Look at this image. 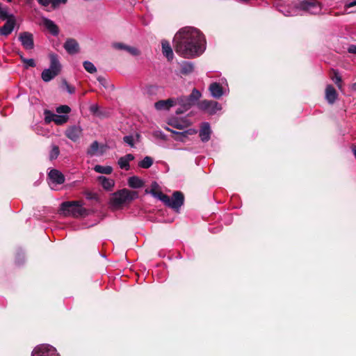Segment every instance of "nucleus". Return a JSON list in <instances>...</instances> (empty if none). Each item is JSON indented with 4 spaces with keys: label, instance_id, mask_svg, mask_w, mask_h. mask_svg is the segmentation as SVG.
Returning <instances> with one entry per match:
<instances>
[{
    "label": "nucleus",
    "instance_id": "nucleus-1",
    "mask_svg": "<svg viewBox=\"0 0 356 356\" xmlns=\"http://www.w3.org/2000/svg\"><path fill=\"white\" fill-rule=\"evenodd\" d=\"M206 39L197 28L186 26L180 29L173 39L176 53L186 58L200 56L206 49Z\"/></svg>",
    "mask_w": 356,
    "mask_h": 356
},
{
    "label": "nucleus",
    "instance_id": "nucleus-2",
    "mask_svg": "<svg viewBox=\"0 0 356 356\" xmlns=\"http://www.w3.org/2000/svg\"><path fill=\"white\" fill-rule=\"evenodd\" d=\"M145 193H151L154 197L162 201L165 205L176 211H178L184 203V195L183 193L181 191H175L170 198L168 195L163 193L159 190V184L156 181L152 182L150 191H149L146 189Z\"/></svg>",
    "mask_w": 356,
    "mask_h": 356
},
{
    "label": "nucleus",
    "instance_id": "nucleus-3",
    "mask_svg": "<svg viewBox=\"0 0 356 356\" xmlns=\"http://www.w3.org/2000/svg\"><path fill=\"white\" fill-rule=\"evenodd\" d=\"M60 213L65 216L74 218L86 217L88 215V211L82 207L80 201H66L60 205Z\"/></svg>",
    "mask_w": 356,
    "mask_h": 356
},
{
    "label": "nucleus",
    "instance_id": "nucleus-4",
    "mask_svg": "<svg viewBox=\"0 0 356 356\" xmlns=\"http://www.w3.org/2000/svg\"><path fill=\"white\" fill-rule=\"evenodd\" d=\"M138 197L137 191H129L127 188L119 190L113 193L110 204L114 207H120L124 203L130 202Z\"/></svg>",
    "mask_w": 356,
    "mask_h": 356
},
{
    "label": "nucleus",
    "instance_id": "nucleus-5",
    "mask_svg": "<svg viewBox=\"0 0 356 356\" xmlns=\"http://www.w3.org/2000/svg\"><path fill=\"white\" fill-rule=\"evenodd\" d=\"M50 59V66L47 69H44L42 74V79L48 82L56 76L61 70V65L60 63L58 56L54 53H51L49 56Z\"/></svg>",
    "mask_w": 356,
    "mask_h": 356
},
{
    "label": "nucleus",
    "instance_id": "nucleus-6",
    "mask_svg": "<svg viewBox=\"0 0 356 356\" xmlns=\"http://www.w3.org/2000/svg\"><path fill=\"white\" fill-rule=\"evenodd\" d=\"M0 19H7L3 26L0 27V35L3 36L9 35L14 30L16 20L13 14H8V8H3L0 3Z\"/></svg>",
    "mask_w": 356,
    "mask_h": 356
},
{
    "label": "nucleus",
    "instance_id": "nucleus-7",
    "mask_svg": "<svg viewBox=\"0 0 356 356\" xmlns=\"http://www.w3.org/2000/svg\"><path fill=\"white\" fill-rule=\"evenodd\" d=\"M298 8V15H302L300 12L310 15H318L321 12V5L314 0H304L297 3Z\"/></svg>",
    "mask_w": 356,
    "mask_h": 356
},
{
    "label": "nucleus",
    "instance_id": "nucleus-8",
    "mask_svg": "<svg viewBox=\"0 0 356 356\" xmlns=\"http://www.w3.org/2000/svg\"><path fill=\"white\" fill-rule=\"evenodd\" d=\"M197 106L200 110L210 115L216 114L218 111L222 110V106L216 101L204 99L197 102Z\"/></svg>",
    "mask_w": 356,
    "mask_h": 356
},
{
    "label": "nucleus",
    "instance_id": "nucleus-9",
    "mask_svg": "<svg viewBox=\"0 0 356 356\" xmlns=\"http://www.w3.org/2000/svg\"><path fill=\"white\" fill-rule=\"evenodd\" d=\"M202 95L200 90H193L192 93L188 97H183L175 99L177 105H179L184 108V110H189L192 106L196 104L201 97Z\"/></svg>",
    "mask_w": 356,
    "mask_h": 356
},
{
    "label": "nucleus",
    "instance_id": "nucleus-10",
    "mask_svg": "<svg viewBox=\"0 0 356 356\" xmlns=\"http://www.w3.org/2000/svg\"><path fill=\"white\" fill-rule=\"evenodd\" d=\"M277 10L282 13L284 16H296L298 15V8L297 3L287 4L283 3L282 0H280L275 3Z\"/></svg>",
    "mask_w": 356,
    "mask_h": 356
},
{
    "label": "nucleus",
    "instance_id": "nucleus-11",
    "mask_svg": "<svg viewBox=\"0 0 356 356\" xmlns=\"http://www.w3.org/2000/svg\"><path fill=\"white\" fill-rule=\"evenodd\" d=\"M31 356H60L55 348L47 344L36 346Z\"/></svg>",
    "mask_w": 356,
    "mask_h": 356
},
{
    "label": "nucleus",
    "instance_id": "nucleus-12",
    "mask_svg": "<svg viewBox=\"0 0 356 356\" xmlns=\"http://www.w3.org/2000/svg\"><path fill=\"white\" fill-rule=\"evenodd\" d=\"M89 111L94 116L100 120L108 118L111 116V111L109 108H100L97 104H92Z\"/></svg>",
    "mask_w": 356,
    "mask_h": 356
},
{
    "label": "nucleus",
    "instance_id": "nucleus-13",
    "mask_svg": "<svg viewBox=\"0 0 356 356\" xmlns=\"http://www.w3.org/2000/svg\"><path fill=\"white\" fill-rule=\"evenodd\" d=\"M19 40L25 49L31 50L34 48L33 36L32 33L29 32L21 33L19 35Z\"/></svg>",
    "mask_w": 356,
    "mask_h": 356
},
{
    "label": "nucleus",
    "instance_id": "nucleus-14",
    "mask_svg": "<svg viewBox=\"0 0 356 356\" xmlns=\"http://www.w3.org/2000/svg\"><path fill=\"white\" fill-rule=\"evenodd\" d=\"M81 131L82 130L80 127L74 125L67 128L65 134L67 138L74 142H76L79 139L81 134Z\"/></svg>",
    "mask_w": 356,
    "mask_h": 356
},
{
    "label": "nucleus",
    "instance_id": "nucleus-15",
    "mask_svg": "<svg viewBox=\"0 0 356 356\" xmlns=\"http://www.w3.org/2000/svg\"><path fill=\"white\" fill-rule=\"evenodd\" d=\"M65 51L71 55L77 54L79 51V45L76 40L73 38H68L63 45Z\"/></svg>",
    "mask_w": 356,
    "mask_h": 356
},
{
    "label": "nucleus",
    "instance_id": "nucleus-16",
    "mask_svg": "<svg viewBox=\"0 0 356 356\" xmlns=\"http://www.w3.org/2000/svg\"><path fill=\"white\" fill-rule=\"evenodd\" d=\"M177 105L175 99L169 98L165 100H159L154 104L157 110H169L172 106Z\"/></svg>",
    "mask_w": 356,
    "mask_h": 356
},
{
    "label": "nucleus",
    "instance_id": "nucleus-17",
    "mask_svg": "<svg viewBox=\"0 0 356 356\" xmlns=\"http://www.w3.org/2000/svg\"><path fill=\"white\" fill-rule=\"evenodd\" d=\"M42 25L49 31V32L54 36H57L59 33V29L58 26L52 20L43 17Z\"/></svg>",
    "mask_w": 356,
    "mask_h": 356
},
{
    "label": "nucleus",
    "instance_id": "nucleus-18",
    "mask_svg": "<svg viewBox=\"0 0 356 356\" xmlns=\"http://www.w3.org/2000/svg\"><path fill=\"white\" fill-rule=\"evenodd\" d=\"M113 47L117 49L124 50L134 56H139L140 54V51L138 48L127 45L124 43L117 42L113 44Z\"/></svg>",
    "mask_w": 356,
    "mask_h": 356
},
{
    "label": "nucleus",
    "instance_id": "nucleus-19",
    "mask_svg": "<svg viewBox=\"0 0 356 356\" xmlns=\"http://www.w3.org/2000/svg\"><path fill=\"white\" fill-rule=\"evenodd\" d=\"M211 134V131L209 124L208 122L203 123L199 133L201 140L204 143L209 141L210 140Z\"/></svg>",
    "mask_w": 356,
    "mask_h": 356
},
{
    "label": "nucleus",
    "instance_id": "nucleus-20",
    "mask_svg": "<svg viewBox=\"0 0 356 356\" xmlns=\"http://www.w3.org/2000/svg\"><path fill=\"white\" fill-rule=\"evenodd\" d=\"M49 179L56 184H62L65 182L64 175L58 170H51L48 175Z\"/></svg>",
    "mask_w": 356,
    "mask_h": 356
},
{
    "label": "nucleus",
    "instance_id": "nucleus-21",
    "mask_svg": "<svg viewBox=\"0 0 356 356\" xmlns=\"http://www.w3.org/2000/svg\"><path fill=\"white\" fill-rule=\"evenodd\" d=\"M162 53L168 60H171L174 58V54L170 42L165 40L161 42Z\"/></svg>",
    "mask_w": 356,
    "mask_h": 356
},
{
    "label": "nucleus",
    "instance_id": "nucleus-22",
    "mask_svg": "<svg viewBox=\"0 0 356 356\" xmlns=\"http://www.w3.org/2000/svg\"><path fill=\"white\" fill-rule=\"evenodd\" d=\"M98 182L106 191H111L115 186V181L112 179L107 178L104 176L97 177Z\"/></svg>",
    "mask_w": 356,
    "mask_h": 356
},
{
    "label": "nucleus",
    "instance_id": "nucleus-23",
    "mask_svg": "<svg viewBox=\"0 0 356 356\" xmlns=\"http://www.w3.org/2000/svg\"><path fill=\"white\" fill-rule=\"evenodd\" d=\"M194 65L190 61H184L180 64V72L184 75H188L193 72Z\"/></svg>",
    "mask_w": 356,
    "mask_h": 356
},
{
    "label": "nucleus",
    "instance_id": "nucleus-24",
    "mask_svg": "<svg viewBox=\"0 0 356 356\" xmlns=\"http://www.w3.org/2000/svg\"><path fill=\"white\" fill-rule=\"evenodd\" d=\"M228 83L225 78H220L218 81L210 84L208 89H226L228 88Z\"/></svg>",
    "mask_w": 356,
    "mask_h": 356
},
{
    "label": "nucleus",
    "instance_id": "nucleus-25",
    "mask_svg": "<svg viewBox=\"0 0 356 356\" xmlns=\"http://www.w3.org/2000/svg\"><path fill=\"white\" fill-rule=\"evenodd\" d=\"M128 184L132 188H140L144 186V181L138 177L133 176L129 178Z\"/></svg>",
    "mask_w": 356,
    "mask_h": 356
},
{
    "label": "nucleus",
    "instance_id": "nucleus-26",
    "mask_svg": "<svg viewBox=\"0 0 356 356\" xmlns=\"http://www.w3.org/2000/svg\"><path fill=\"white\" fill-rule=\"evenodd\" d=\"M97 81L99 86L105 89H113L114 88V85L111 79L106 76H99L97 78Z\"/></svg>",
    "mask_w": 356,
    "mask_h": 356
},
{
    "label": "nucleus",
    "instance_id": "nucleus-27",
    "mask_svg": "<svg viewBox=\"0 0 356 356\" xmlns=\"http://www.w3.org/2000/svg\"><path fill=\"white\" fill-rule=\"evenodd\" d=\"M94 170L100 174L110 175L113 172V168L109 165L104 166L96 165L94 167Z\"/></svg>",
    "mask_w": 356,
    "mask_h": 356
},
{
    "label": "nucleus",
    "instance_id": "nucleus-28",
    "mask_svg": "<svg viewBox=\"0 0 356 356\" xmlns=\"http://www.w3.org/2000/svg\"><path fill=\"white\" fill-rule=\"evenodd\" d=\"M152 164H153L152 158L147 156L142 161H140L138 163V166L142 168L147 169V168H149L152 165Z\"/></svg>",
    "mask_w": 356,
    "mask_h": 356
},
{
    "label": "nucleus",
    "instance_id": "nucleus-29",
    "mask_svg": "<svg viewBox=\"0 0 356 356\" xmlns=\"http://www.w3.org/2000/svg\"><path fill=\"white\" fill-rule=\"evenodd\" d=\"M325 98L330 104H333L337 98L338 94L337 90H325Z\"/></svg>",
    "mask_w": 356,
    "mask_h": 356
},
{
    "label": "nucleus",
    "instance_id": "nucleus-30",
    "mask_svg": "<svg viewBox=\"0 0 356 356\" xmlns=\"http://www.w3.org/2000/svg\"><path fill=\"white\" fill-rule=\"evenodd\" d=\"M53 116L55 118L54 122L57 125H62L66 123L69 120V117L65 115H60L55 114V115Z\"/></svg>",
    "mask_w": 356,
    "mask_h": 356
},
{
    "label": "nucleus",
    "instance_id": "nucleus-31",
    "mask_svg": "<svg viewBox=\"0 0 356 356\" xmlns=\"http://www.w3.org/2000/svg\"><path fill=\"white\" fill-rule=\"evenodd\" d=\"M99 149V143L97 141H94L90 145L88 149H87V154L90 155V156H92L96 154L97 152Z\"/></svg>",
    "mask_w": 356,
    "mask_h": 356
},
{
    "label": "nucleus",
    "instance_id": "nucleus-32",
    "mask_svg": "<svg viewBox=\"0 0 356 356\" xmlns=\"http://www.w3.org/2000/svg\"><path fill=\"white\" fill-rule=\"evenodd\" d=\"M84 69L89 73L93 74L96 72L97 68L90 61H84L83 63Z\"/></svg>",
    "mask_w": 356,
    "mask_h": 356
},
{
    "label": "nucleus",
    "instance_id": "nucleus-33",
    "mask_svg": "<svg viewBox=\"0 0 356 356\" xmlns=\"http://www.w3.org/2000/svg\"><path fill=\"white\" fill-rule=\"evenodd\" d=\"M21 60L24 64V67L28 68L29 67H35V62L34 59L33 58H26L23 56H20Z\"/></svg>",
    "mask_w": 356,
    "mask_h": 356
},
{
    "label": "nucleus",
    "instance_id": "nucleus-34",
    "mask_svg": "<svg viewBox=\"0 0 356 356\" xmlns=\"http://www.w3.org/2000/svg\"><path fill=\"white\" fill-rule=\"evenodd\" d=\"M85 195H86V199H88V200H94L97 202H100L99 197L98 194L96 193H93L91 191H86L85 193Z\"/></svg>",
    "mask_w": 356,
    "mask_h": 356
},
{
    "label": "nucleus",
    "instance_id": "nucleus-35",
    "mask_svg": "<svg viewBox=\"0 0 356 356\" xmlns=\"http://www.w3.org/2000/svg\"><path fill=\"white\" fill-rule=\"evenodd\" d=\"M59 154H60V150H59L58 146L54 145L50 152V154H49V159L51 161H53V160L57 159Z\"/></svg>",
    "mask_w": 356,
    "mask_h": 356
},
{
    "label": "nucleus",
    "instance_id": "nucleus-36",
    "mask_svg": "<svg viewBox=\"0 0 356 356\" xmlns=\"http://www.w3.org/2000/svg\"><path fill=\"white\" fill-rule=\"evenodd\" d=\"M118 165L120 168L124 169L126 170L129 169V162H128L124 157H120L118 160Z\"/></svg>",
    "mask_w": 356,
    "mask_h": 356
},
{
    "label": "nucleus",
    "instance_id": "nucleus-37",
    "mask_svg": "<svg viewBox=\"0 0 356 356\" xmlns=\"http://www.w3.org/2000/svg\"><path fill=\"white\" fill-rule=\"evenodd\" d=\"M44 121L46 123H50L51 122H54L55 118L53 115H55L54 113L49 111H45L44 112Z\"/></svg>",
    "mask_w": 356,
    "mask_h": 356
},
{
    "label": "nucleus",
    "instance_id": "nucleus-38",
    "mask_svg": "<svg viewBox=\"0 0 356 356\" xmlns=\"http://www.w3.org/2000/svg\"><path fill=\"white\" fill-rule=\"evenodd\" d=\"M71 111V108L67 105H62L56 108V112L58 113H69Z\"/></svg>",
    "mask_w": 356,
    "mask_h": 356
},
{
    "label": "nucleus",
    "instance_id": "nucleus-39",
    "mask_svg": "<svg viewBox=\"0 0 356 356\" xmlns=\"http://www.w3.org/2000/svg\"><path fill=\"white\" fill-rule=\"evenodd\" d=\"M123 141L130 145L131 147H134V140L132 136H125L123 138Z\"/></svg>",
    "mask_w": 356,
    "mask_h": 356
},
{
    "label": "nucleus",
    "instance_id": "nucleus-40",
    "mask_svg": "<svg viewBox=\"0 0 356 356\" xmlns=\"http://www.w3.org/2000/svg\"><path fill=\"white\" fill-rule=\"evenodd\" d=\"M225 90H211V96L216 99L220 98L224 94Z\"/></svg>",
    "mask_w": 356,
    "mask_h": 356
},
{
    "label": "nucleus",
    "instance_id": "nucleus-41",
    "mask_svg": "<svg viewBox=\"0 0 356 356\" xmlns=\"http://www.w3.org/2000/svg\"><path fill=\"white\" fill-rule=\"evenodd\" d=\"M348 52L350 54H356V44H350L348 47Z\"/></svg>",
    "mask_w": 356,
    "mask_h": 356
},
{
    "label": "nucleus",
    "instance_id": "nucleus-42",
    "mask_svg": "<svg viewBox=\"0 0 356 356\" xmlns=\"http://www.w3.org/2000/svg\"><path fill=\"white\" fill-rule=\"evenodd\" d=\"M38 3L43 6H47L51 4V0H37Z\"/></svg>",
    "mask_w": 356,
    "mask_h": 356
},
{
    "label": "nucleus",
    "instance_id": "nucleus-43",
    "mask_svg": "<svg viewBox=\"0 0 356 356\" xmlns=\"http://www.w3.org/2000/svg\"><path fill=\"white\" fill-rule=\"evenodd\" d=\"M185 108L179 106V108H177L175 113L177 115H181L187 111V110H184Z\"/></svg>",
    "mask_w": 356,
    "mask_h": 356
},
{
    "label": "nucleus",
    "instance_id": "nucleus-44",
    "mask_svg": "<svg viewBox=\"0 0 356 356\" xmlns=\"http://www.w3.org/2000/svg\"><path fill=\"white\" fill-rule=\"evenodd\" d=\"M60 3H63L62 0H51V4L53 8L57 7Z\"/></svg>",
    "mask_w": 356,
    "mask_h": 356
},
{
    "label": "nucleus",
    "instance_id": "nucleus-45",
    "mask_svg": "<svg viewBox=\"0 0 356 356\" xmlns=\"http://www.w3.org/2000/svg\"><path fill=\"white\" fill-rule=\"evenodd\" d=\"M124 159H125L128 162H130L131 161H133L134 159V156L131 154H126L123 156Z\"/></svg>",
    "mask_w": 356,
    "mask_h": 356
},
{
    "label": "nucleus",
    "instance_id": "nucleus-46",
    "mask_svg": "<svg viewBox=\"0 0 356 356\" xmlns=\"http://www.w3.org/2000/svg\"><path fill=\"white\" fill-rule=\"evenodd\" d=\"M355 6H356V0H354L346 4V7H347V8L353 7Z\"/></svg>",
    "mask_w": 356,
    "mask_h": 356
},
{
    "label": "nucleus",
    "instance_id": "nucleus-47",
    "mask_svg": "<svg viewBox=\"0 0 356 356\" xmlns=\"http://www.w3.org/2000/svg\"><path fill=\"white\" fill-rule=\"evenodd\" d=\"M351 149H352V151H353V154H354V155H355V156L356 158V145H352Z\"/></svg>",
    "mask_w": 356,
    "mask_h": 356
},
{
    "label": "nucleus",
    "instance_id": "nucleus-48",
    "mask_svg": "<svg viewBox=\"0 0 356 356\" xmlns=\"http://www.w3.org/2000/svg\"><path fill=\"white\" fill-rule=\"evenodd\" d=\"M325 89L330 90V89H334V88H332V86L327 85Z\"/></svg>",
    "mask_w": 356,
    "mask_h": 356
},
{
    "label": "nucleus",
    "instance_id": "nucleus-49",
    "mask_svg": "<svg viewBox=\"0 0 356 356\" xmlns=\"http://www.w3.org/2000/svg\"><path fill=\"white\" fill-rule=\"evenodd\" d=\"M340 81H341L340 77H336V83H338V82H340Z\"/></svg>",
    "mask_w": 356,
    "mask_h": 356
},
{
    "label": "nucleus",
    "instance_id": "nucleus-50",
    "mask_svg": "<svg viewBox=\"0 0 356 356\" xmlns=\"http://www.w3.org/2000/svg\"><path fill=\"white\" fill-rule=\"evenodd\" d=\"M67 91H68V92H69V93H70V94H72V93L74 92V90H67Z\"/></svg>",
    "mask_w": 356,
    "mask_h": 356
},
{
    "label": "nucleus",
    "instance_id": "nucleus-51",
    "mask_svg": "<svg viewBox=\"0 0 356 356\" xmlns=\"http://www.w3.org/2000/svg\"><path fill=\"white\" fill-rule=\"evenodd\" d=\"M67 1V0H62L63 3H65Z\"/></svg>",
    "mask_w": 356,
    "mask_h": 356
},
{
    "label": "nucleus",
    "instance_id": "nucleus-52",
    "mask_svg": "<svg viewBox=\"0 0 356 356\" xmlns=\"http://www.w3.org/2000/svg\"><path fill=\"white\" fill-rule=\"evenodd\" d=\"M137 138H139L140 137V135L139 134H137L136 135Z\"/></svg>",
    "mask_w": 356,
    "mask_h": 356
},
{
    "label": "nucleus",
    "instance_id": "nucleus-53",
    "mask_svg": "<svg viewBox=\"0 0 356 356\" xmlns=\"http://www.w3.org/2000/svg\"><path fill=\"white\" fill-rule=\"evenodd\" d=\"M354 86L356 87V83L354 84Z\"/></svg>",
    "mask_w": 356,
    "mask_h": 356
}]
</instances>
